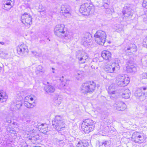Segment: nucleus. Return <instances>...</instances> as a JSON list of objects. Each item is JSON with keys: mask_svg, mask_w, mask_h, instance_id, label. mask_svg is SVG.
<instances>
[{"mask_svg": "<svg viewBox=\"0 0 147 147\" xmlns=\"http://www.w3.org/2000/svg\"><path fill=\"white\" fill-rule=\"evenodd\" d=\"M54 32L56 36L67 42H69L72 38L71 33L68 31L67 28L63 24L57 25L54 28Z\"/></svg>", "mask_w": 147, "mask_h": 147, "instance_id": "f257e3e1", "label": "nucleus"}, {"mask_svg": "<svg viewBox=\"0 0 147 147\" xmlns=\"http://www.w3.org/2000/svg\"><path fill=\"white\" fill-rule=\"evenodd\" d=\"M119 61L117 59L113 62L106 63L104 67V70L107 73H116L120 69Z\"/></svg>", "mask_w": 147, "mask_h": 147, "instance_id": "f03ea898", "label": "nucleus"}, {"mask_svg": "<svg viewBox=\"0 0 147 147\" xmlns=\"http://www.w3.org/2000/svg\"><path fill=\"white\" fill-rule=\"evenodd\" d=\"M96 86L94 82H88L83 83L81 87V92L84 94L92 93L95 90Z\"/></svg>", "mask_w": 147, "mask_h": 147, "instance_id": "7ed1b4c3", "label": "nucleus"}, {"mask_svg": "<svg viewBox=\"0 0 147 147\" xmlns=\"http://www.w3.org/2000/svg\"><path fill=\"white\" fill-rule=\"evenodd\" d=\"M106 36L105 32L102 30L97 31L94 35L96 42L98 44L101 45H104Z\"/></svg>", "mask_w": 147, "mask_h": 147, "instance_id": "20e7f679", "label": "nucleus"}, {"mask_svg": "<svg viewBox=\"0 0 147 147\" xmlns=\"http://www.w3.org/2000/svg\"><path fill=\"white\" fill-rule=\"evenodd\" d=\"M80 12L84 14L88 15L91 14L94 11V6L92 4L86 3L81 5L80 9Z\"/></svg>", "mask_w": 147, "mask_h": 147, "instance_id": "39448f33", "label": "nucleus"}, {"mask_svg": "<svg viewBox=\"0 0 147 147\" xmlns=\"http://www.w3.org/2000/svg\"><path fill=\"white\" fill-rule=\"evenodd\" d=\"M52 124L54 128L57 131H60L65 127L64 122L60 116H57L55 119L52 121Z\"/></svg>", "mask_w": 147, "mask_h": 147, "instance_id": "423d86ee", "label": "nucleus"}, {"mask_svg": "<svg viewBox=\"0 0 147 147\" xmlns=\"http://www.w3.org/2000/svg\"><path fill=\"white\" fill-rule=\"evenodd\" d=\"M132 141L138 144L144 143L146 142V138L141 133L137 132L133 133L131 136Z\"/></svg>", "mask_w": 147, "mask_h": 147, "instance_id": "0eeeda50", "label": "nucleus"}, {"mask_svg": "<svg viewBox=\"0 0 147 147\" xmlns=\"http://www.w3.org/2000/svg\"><path fill=\"white\" fill-rule=\"evenodd\" d=\"M118 85L120 86H124L127 85L129 82V78L127 76L119 75L117 78Z\"/></svg>", "mask_w": 147, "mask_h": 147, "instance_id": "6e6552de", "label": "nucleus"}, {"mask_svg": "<svg viewBox=\"0 0 147 147\" xmlns=\"http://www.w3.org/2000/svg\"><path fill=\"white\" fill-rule=\"evenodd\" d=\"M21 18L22 22L25 25L29 26L32 24V17L30 14L25 13L22 15Z\"/></svg>", "mask_w": 147, "mask_h": 147, "instance_id": "1a4fd4ad", "label": "nucleus"}, {"mask_svg": "<svg viewBox=\"0 0 147 147\" xmlns=\"http://www.w3.org/2000/svg\"><path fill=\"white\" fill-rule=\"evenodd\" d=\"M76 57L80 64H83L85 63L88 56L84 52L80 51L76 54Z\"/></svg>", "mask_w": 147, "mask_h": 147, "instance_id": "9d476101", "label": "nucleus"}, {"mask_svg": "<svg viewBox=\"0 0 147 147\" xmlns=\"http://www.w3.org/2000/svg\"><path fill=\"white\" fill-rule=\"evenodd\" d=\"M92 41L91 35L89 34H87V35L82 38V42L83 45L87 47L92 44Z\"/></svg>", "mask_w": 147, "mask_h": 147, "instance_id": "9b49d317", "label": "nucleus"}, {"mask_svg": "<svg viewBox=\"0 0 147 147\" xmlns=\"http://www.w3.org/2000/svg\"><path fill=\"white\" fill-rule=\"evenodd\" d=\"M14 0H4L2 5L3 9L7 11H9L14 5Z\"/></svg>", "mask_w": 147, "mask_h": 147, "instance_id": "f8f14e48", "label": "nucleus"}, {"mask_svg": "<svg viewBox=\"0 0 147 147\" xmlns=\"http://www.w3.org/2000/svg\"><path fill=\"white\" fill-rule=\"evenodd\" d=\"M17 51L18 54L23 55L24 54H27L28 53V49L25 45L22 44L18 47Z\"/></svg>", "mask_w": 147, "mask_h": 147, "instance_id": "ddd939ff", "label": "nucleus"}, {"mask_svg": "<svg viewBox=\"0 0 147 147\" xmlns=\"http://www.w3.org/2000/svg\"><path fill=\"white\" fill-rule=\"evenodd\" d=\"M70 7L65 5H63L61 7V13L64 16L67 17L70 16Z\"/></svg>", "mask_w": 147, "mask_h": 147, "instance_id": "4468645a", "label": "nucleus"}, {"mask_svg": "<svg viewBox=\"0 0 147 147\" xmlns=\"http://www.w3.org/2000/svg\"><path fill=\"white\" fill-rule=\"evenodd\" d=\"M67 82V80H65L63 81L62 80L61 85L62 87L60 89H61L64 92L69 94L70 93L71 89Z\"/></svg>", "mask_w": 147, "mask_h": 147, "instance_id": "2eb2a0df", "label": "nucleus"}, {"mask_svg": "<svg viewBox=\"0 0 147 147\" xmlns=\"http://www.w3.org/2000/svg\"><path fill=\"white\" fill-rule=\"evenodd\" d=\"M119 95L123 98L127 99L130 97V91L128 89L121 90L119 93Z\"/></svg>", "mask_w": 147, "mask_h": 147, "instance_id": "dca6fc26", "label": "nucleus"}, {"mask_svg": "<svg viewBox=\"0 0 147 147\" xmlns=\"http://www.w3.org/2000/svg\"><path fill=\"white\" fill-rule=\"evenodd\" d=\"M115 109L119 111H123L126 107V104L122 102H117L114 105Z\"/></svg>", "mask_w": 147, "mask_h": 147, "instance_id": "f3484780", "label": "nucleus"}, {"mask_svg": "<svg viewBox=\"0 0 147 147\" xmlns=\"http://www.w3.org/2000/svg\"><path fill=\"white\" fill-rule=\"evenodd\" d=\"M115 89V84H111L109 87V93L111 94V96L114 98L117 97L118 93L117 92L114 91Z\"/></svg>", "mask_w": 147, "mask_h": 147, "instance_id": "a211bd4d", "label": "nucleus"}, {"mask_svg": "<svg viewBox=\"0 0 147 147\" xmlns=\"http://www.w3.org/2000/svg\"><path fill=\"white\" fill-rule=\"evenodd\" d=\"M123 18H130L133 15V12L130 9H123L122 11Z\"/></svg>", "mask_w": 147, "mask_h": 147, "instance_id": "6ab92c4d", "label": "nucleus"}, {"mask_svg": "<svg viewBox=\"0 0 147 147\" xmlns=\"http://www.w3.org/2000/svg\"><path fill=\"white\" fill-rule=\"evenodd\" d=\"M22 106V104L21 101H16L12 103L10 109L11 110L15 111L18 110Z\"/></svg>", "mask_w": 147, "mask_h": 147, "instance_id": "aec40b11", "label": "nucleus"}, {"mask_svg": "<svg viewBox=\"0 0 147 147\" xmlns=\"http://www.w3.org/2000/svg\"><path fill=\"white\" fill-rule=\"evenodd\" d=\"M147 90V87H141L138 89L136 92L135 95L136 96L140 97L145 95V92Z\"/></svg>", "mask_w": 147, "mask_h": 147, "instance_id": "412c9836", "label": "nucleus"}, {"mask_svg": "<svg viewBox=\"0 0 147 147\" xmlns=\"http://www.w3.org/2000/svg\"><path fill=\"white\" fill-rule=\"evenodd\" d=\"M111 54L109 51H104L101 53V56L104 59L109 61L111 59Z\"/></svg>", "mask_w": 147, "mask_h": 147, "instance_id": "4be33fe9", "label": "nucleus"}, {"mask_svg": "<svg viewBox=\"0 0 147 147\" xmlns=\"http://www.w3.org/2000/svg\"><path fill=\"white\" fill-rule=\"evenodd\" d=\"M94 128V126H84V125H81V128L82 130L84 131L86 133H89L90 132L92 131Z\"/></svg>", "mask_w": 147, "mask_h": 147, "instance_id": "5701e85b", "label": "nucleus"}, {"mask_svg": "<svg viewBox=\"0 0 147 147\" xmlns=\"http://www.w3.org/2000/svg\"><path fill=\"white\" fill-rule=\"evenodd\" d=\"M7 98L6 94L3 90H0V102H5Z\"/></svg>", "mask_w": 147, "mask_h": 147, "instance_id": "b1692460", "label": "nucleus"}, {"mask_svg": "<svg viewBox=\"0 0 147 147\" xmlns=\"http://www.w3.org/2000/svg\"><path fill=\"white\" fill-rule=\"evenodd\" d=\"M81 125H84V126H94V121L90 119H87L84 120L82 123Z\"/></svg>", "mask_w": 147, "mask_h": 147, "instance_id": "393cba45", "label": "nucleus"}, {"mask_svg": "<svg viewBox=\"0 0 147 147\" xmlns=\"http://www.w3.org/2000/svg\"><path fill=\"white\" fill-rule=\"evenodd\" d=\"M127 66H126L127 70V71L130 72H136V68L133 65L129 63V62L127 63Z\"/></svg>", "mask_w": 147, "mask_h": 147, "instance_id": "a878e982", "label": "nucleus"}, {"mask_svg": "<svg viewBox=\"0 0 147 147\" xmlns=\"http://www.w3.org/2000/svg\"><path fill=\"white\" fill-rule=\"evenodd\" d=\"M22 120L26 121V123H30L32 121V119L30 115L25 114L22 117Z\"/></svg>", "mask_w": 147, "mask_h": 147, "instance_id": "bb28decb", "label": "nucleus"}, {"mask_svg": "<svg viewBox=\"0 0 147 147\" xmlns=\"http://www.w3.org/2000/svg\"><path fill=\"white\" fill-rule=\"evenodd\" d=\"M124 26L121 24H116L114 26V28L118 32L121 33L123 32Z\"/></svg>", "mask_w": 147, "mask_h": 147, "instance_id": "cd10ccee", "label": "nucleus"}, {"mask_svg": "<svg viewBox=\"0 0 147 147\" xmlns=\"http://www.w3.org/2000/svg\"><path fill=\"white\" fill-rule=\"evenodd\" d=\"M89 144L87 141L83 140L79 142L77 145V147H87Z\"/></svg>", "mask_w": 147, "mask_h": 147, "instance_id": "c85d7f7f", "label": "nucleus"}, {"mask_svg": "<svg viewBox=\"0 0 147 147\" xmlns=\"http://www.w3.org/2000/svg\"><path fill=\"white\" fill-rule=\"evenodd\" d=\"M44 89L47 92H53L55 90L54 87L51 85L45 86Z\"/></svg>", "mask_w": 147, "mask_h": 147, "instance_id": "c756f323", "label": "nucleus"}, {"mask_svg": "<svg viewBox=\"0 0 147 147\" xmlns=\"http://www.w3.org/2000/svg\"><path fill=\"white\" fill-rule=\"evenodd\" d=\"M13 116V114L12 113H10L6 117V121L8 123H11V118Z\"/></svg>", "mask_w": 147, "mask_h": 147, "instance_id": "7c9ffc66", "label": "nucleus"}, {"mask_svg": "<svg viewBox=\"0 0 147 147\" xmlns=\"http://www.w3.org/2000/svg\"><path fill=\"white\" fill-rule=\"evenodd\" d=\"M24 105L25 106L28 108H32L34 106L33 104L26 101H24Z\"/></svg>", "mask_w": 147, "mask_h": 147, "instance_id": "2f4dec72", "label": "nucleus"}, {"mask_svg": "<svg viewBox=\"0 0 147 147\" xmlns=\"http://www.w3.org/2000/svg\"><path fill=\"white\" fill-rule=\"evenodd\" d=\"M134 46L132 47H130L127 49V51L130 50V53H129V55H132L133 52H136L137 51V49L136 46L134 45Z\"/></svg>", "mask_w": 147, "mask_h": 147, "instance_id": "473e14b6", "label": "nucleus"}, {"mask_svg": "<svg viewBox=\"0 0 147 147\" xmlns=\"http://www.w3.org/2000/svg\"><path fill=\"white\" fill-rule=\"evenodd\" d=\"M43 67L40 65H39L36 68V72L37 74H38L40 72H44L43 70Z\"/></svg>", "mask_w": 147, "mask_h": 147, "instance_id": "72a5a7b5", "label": "nucleus"}, {"mask_svg": "<svg viewBox=\"0 0 147 147\" xmlns=\"http://www.w3.org/2000/svg\"><path fill=\"white\" fill-rule=\"evenodd\" d=\"M110 145V142L108 141H105L101 142L100 146H104V147H107Z\"/></svg>", "mask_w": 147, "mask_h": 147, "instance_id": "f704fd0d", "label": "nucleus"}, {"mask_svg": "<svg viewBox=\"0 0 147 147\" xmlns=\"http://www.w3.org/2000/svg\"><path fill=\"white\" fill-rule=\"evenodd\" d=\"M39 8L41 10V11H40L41 14V13H43V12L45 13V11L47 9L46 7L43 6L42 5H39Z\"/></svg>", "mask_w": 147, "mask_h": 147, "instance_id": "c9c22d12", "label": "nucleus"}, {"mask_svg": "<svg viewBox=\"0 0 147 147\" xmlns=\"http://www.w3.org/2000/svg\"><path fill=\"white\" fill-rule=\"evenodd\" d=\"M83 74V71H77L76 74V76H78L80 77H82Z\"/></svg>", "mask_w": 147, "mask_h": 147, "instance_id": "e433bc0d", "label": "nucleus"}, {"mask_svg": "<svg viewBox=\"0 0 147 147\" xmlns=\"http://www.w3.org/2000/svg\"><path fill=\"white\" fill-rule=\"evenodd\" d=\"M142 44L143 46L145 48L147 45V36L143 39Z\"/></svg>", "mask_w": 147, "mask_h": 147, "instance_id": "4c0bfd02", "label": "nucleus"}, {"mask_svg": "<svg viewBox=\"0 0 147 147\" xmlns=\"http://www.w3.org/2000/svg\"><path fill=\"white\" fill-rule=\"evenodd\" d=\"M142 5L144 8L147 9V0H144Z\"/></svg>", "mask_w": 147, "mask_h": 147, "instance_id": "58836bf2", "label": "nucleus"}, {"mask_svg": "<svg viewBox=\"0 0 147 147\" xmlns=\"http://www.w3.org/2000/svg\"><path fill=\"white\" fill-rule=\"evenodd\" d=\"M32 53L35 56H38L40 55L36 51H31Z\"/></svg>", "mask_w": 147, "mask_h": 147, "instance_id": "ea45409f", "label": "nucleus"}, {"mask_svg": "<svg viewBox=\"0 0 147 147\" xmlns=\"http://www.w3.org/2000/svg\"><path fill=\"white\" fill-rule=\"evenodd\" d=\"M142 79H147V73H145L142 74Z\"/></svg>", "mask_w": 147, "mask_h": 147, "instance_id": "a19ab883", "label": "nucleus"}, {"mask_svg": "<svg viewBox=\"0 0 147 147\" xmlns=\"http://www.w3.org/2000/svg\"><path fill=\"white\" fill-rule=\"evenodd\" d=\"M27 98H29L30 100L31 101H32L34 99L33 97H31V96H30L29 97H28V96H27L25 97V98L26 99H27Z\"/></svg>", "mask_w": 147, "mask_h": 147, "instance_id": "79ce46f5", "label": "nucleus"}, {"mask_svg": "<svg viewBox=\"0 0 147 147\" xmlns=\"http://www.w3.org/2000/svg\"><path fill=\"white\" fill-rule=\"evenodd\" d=\"M143 20L146 23H147V16H146V17H144Z\"/></svg>", "mask_w": 147, "mask_h": 147, "instance_id": "37998d69", "label": "nucleus"}, {"mask_svg": "<svg viewBox=\"0 0 147 147\" xmlns=\"http://www.w3.org/2000/svg\"><path fill=\"white\" fill-rule=\"evenodd\" d=\"M127 52V55H130L129 54V53H130V50L127 51V49L125 51Z\"/></svg>", "mask_w": 147, "mask_h": 147, "instance_id": "c03bdc74", "label": "nucleus"}, {"mask_svg": "<svg viewBox=\"0 0 147 147\" xmlns=\"http://www.w3.org/2000/svg\"><path fill=\"white\" fill-rule=\"evenodd\" d=\"M45 125L46 126H47V125L46 124H41V126H42V127H41V128H42V129L43 128H42V127L44 126Z\"/></svg>", "mask_w": 147, "mask_h": 147, "instance_id": "a18cd8bd", "label": "nucleus"}, {"mask_svg": "<svg viewBox=\"0 0 147 147\" xmlns=\"http://www.w3.org/2000/svg\"><path fill=\"white\" fill-rule=\"evenodd\" d=\"M0 44L2 45H3L4 44V43L3 42H0Z\"/></svg>", "mask_w": 147, "mask_h": 147, "instance_id": "49530a36", "label": "nucleus"}, {"mask_svg": "<svg viewBox=\"0 0 147 147\" xmlns=\"http://www.w3.org/2000/svg\"><path fill=\"white\" fill-rule=\"evenodd\" d=\"M44 35H45V36H48L49 35V33H48L47 34H44Z\"/></svg>", "mask_w": 147, "mask_h": 147, "instance_id": "de8ad7c7", "label": "nucleus"}, {"mask_svg": "<svg viewBox=\"0 0 147 147\" xmlns=\"http://www.w3.org/2000/svg\"><path fill=\"white\" fill-rule=\"evenodd\" d=\"M91 68H92V69H94V66H93V65H92L91 66Z\"/></svg>", "mask_w": 147, "mask_h": 147, "instance_id": "09e8293b", "label": "nucleus"}, {"mask_svg": "<svg viewBox=\"0 0 147 147\" xmlns=\"http://www.w3.org/2000/svg\"><path fill=\"white\" fill-rule=\"evenodd\" d=\"M26 7L27 8H30V5H28L27 6H26Z\"/></svg>", "mask_w": 147, "mask_h": 147, "instance_id": "8fccbe9b", "label": "nucleus"}, {"mask_svg": "<svg viewBox=\"0 0 147 147\" xmlns=\"http://www.w3.org/2000/svg\"><path fill=\"white\" fill-rule=\"evenodd\" d=\"M1 69H2V67H0V73L1 72Z\"/></svg>", "mask_w": 147, "mask_h": 147, "instance_id": "3c124183", "label": "nucleus"}, {"mask_svg": "<svg viewBox=\"0 0 147 147\" xmlns=\"http://www.w3.org/2000/svg\"><path fill=\"white\" fill-rule=\"evenodd\" d=\"M34 147H41L39 146H35Z\"/></svg>", "mask_w": 147, "mask_h": 147, "instance_id": "603ef678", "label": "nucleus"}, {"mask_svg": "<svg viewBox=\"0 0 147 147\" xmlns=\"http://www.w3.org/2000/svg\"><path fill=\"white\" fill-rule=\"evenodd\" d=\"M52 69L53 70H55V69L54 68H52Z\"/></svg>", "mask_w": 147, "mask_h": 147, "instance_id": "864d4df0", "label": "nucleus"}, {"mask_svg": "<svg viewBox=\"0 0 147 147\" xmlns=\"http://www.w3.org/2000/svg\"><path fill=\"white\" fill-rule=\"evenodd\" d=\"M52 72H53V73H55V72H54V71L53 70L52 71Z\"/></svg>", "mask_w": 147, "mask_h": 147, "instance_id": "5fc2aeb1", "label": "nucleus"}, {"mask_svg": "<svg viewBox=\"0 0 147 147\" xmlns=\"http://www.w3.org/2000/svg\"><path fill=\"white\" fill-rule=\"evenodd\" d=\"M20 76H22V74H21V75H20Z\"/></svg>", "mask_w": 147, "mask_h": 147, "instance_id": "6e6d98bb", "label": "nucleus"}, {"mask_svg": "<svg viewBox=\"0 0 147 147\" xmlns=\"http://www.w3.org/2000/svg\"><path fill=\"white\" fill-rule=\"evenodd\" d=\"M145 48L147 49V45H146V46L145 47Z\"/></svg>", "mask_w": 147, "mask_h": 147, "instance_id": "4d7b16f0", "label": "nucleus"}, {"mask_svg": "<svg viewBox=\"0 0 147 147\" xmlns=\"http://www.w3.org/2000/svg\"><path fill=\"white\" fill-rule=\"evenodd\" d=\"M62 78H63V76H62Z\"/></svg>", "mask_w": 147, "mask_h": 147, "instance_id": "13d9d810", "label": "nucleus"}, {"mask_svg": "<svg viewBox=\"0 0 147 147\" xmlns=\"http://www.w3.org/2000/svg\"><path fill=\"white\" fill-rule=\"evenodd\" d=\"M33 97H35V96H33Z\"/></svg>", "mask_w": 147, "mask_h": 147, "instance_id": "bf43d9fd", "label": "nucleus"}, {"mask_svg": "<svg viewBox=\"0 0 147 147\" xmlns=\"http://www.w3.org/2000/svg\"><path fill=\"white\" fill-rule=\"evenodd\" d=\"M57 102V101L55 100V102Z\"/></svg>", "mask_w": 147, "mask_h": 147, "instance_id": "052dcab7", "label": "nucleus"}]
</instances>
